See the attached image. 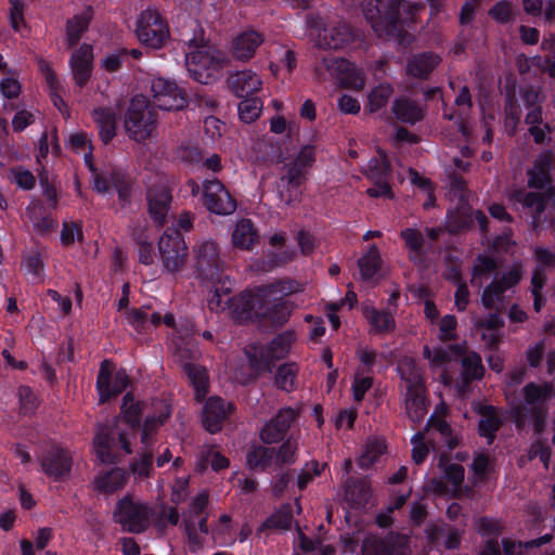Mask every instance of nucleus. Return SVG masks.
<instances>
[{"label": "nucleus", "mask_w": 555, "mask_h": 555, "mask_svg": "<svg viewBox=\"0 0 555 555\" xmlns=\"http://www.w3.org/2000/svg\"><path fill=\"white\" fill-rule=\"evenodd\" d=\"M400 8H403L411 16L420 13L424 5L418 2H405L404 0H370L364 9V15L377 37L392 39L399 43L408 41V33L400 21Z\"/></svg>", "instance_id": "obj_1"}, {"label": "nucleus", "mask_w": 555, "mask_h": 555, "mask_svg": "<svg viewBox=\"0 0 555 555\" xmlns=\"http://www.w3.org/2000/svg\"><path fill=\"white\" fill-rule=\"evenodd\" d=\"M522 400L514 403L511 415L518 429L532 424L535 434H541L546 426L550 402L555 398V387L550 382L528 383L521 389Z\"/></svg>", "instance_id": "obj_2"}, {"label": "nucleus", "mask_w": 555, "mask_h": 555, "mask_svg": "<svg viewBox=\"0 0 555 555\" xmlns=\"http://www.w3.org/2000/svg\"><path fill=\"white\" fill-rule=\"evenodd\" d=\"M426 441L433 450L438 451L442 447H446L447 451H452L459 444V438L453 434L451 426L443 420L431 417L428 420L425 430L416 433L411 439L412 459L415 464L423 463L428 454L429 449Z\"/></svg>", "instance_id": "obj_3"}, {"label": "nucleus", "mask_w": 555, "mask_h": 555, "mask_svg": "<svg viewBox=\"0 0 555 555\" xmlns=\"http://www.w3.org/2000/svg\"><path fill=\"white\" fill-rule=\"evenodd\" d=\"M190 51L185 54V65L190 75L198 82L207 85L215 79L216 74L225 65V56L214 51L207 44H197L193 39L189 43Z\"/></svg>", "instance_id": "obj_4"}, {"label": "nucleus", "mask_w": 555, "mask_h": 555, "mask_svg": "<svg viewBox=\"0 0 555 555\" xmlns=\"http://www.w3.org/2000/svg\"><path fill=\"white\" fill-rule=\"evenodd\" d=\"M157 113L145 96H134L125 114L124 126L130 139L143 142L154 132Z\"/></svg>", "instance_id": "obj_5"}, {"label": "nucleus", "mask_w": 555, "mask_h": 555, "mask_svg": "<svg viewBox=\"0 0 555 555\" xmlns=\"http://www.w3.org/2000/svg\"><path fill=\"white\" fill-rule=\"evenodd\" d=\"M153 514L149 504L127 494L116 503L113 519L124 531L142 533L150 527Z\"/></svg>", "instance_id": "obj_6"}, {"label": "nucleus", "mask_w": 555, "mask_h": 555, "mask_svg": "<svg viewBox=\"0 0 555 555\" xmlns=\"http://www.w3.org/2000/svg\"><path fill=\"white\" fill-rule=\"evenodd\" d=\"M408 534L390 531L384 535L367 534L361 543L360 555H411Z\"/></svg>", "instance_id": "obj_7"}, {"label": "nucleus", "mask_w": 555, "mask_h": 555, "mask_svg": "<svg viewBox=\"0 0 555 555\" xmlns=\"http://www.w3.org/2000/svg\"><path fill=\"white\" fill-rule=\"evenodd\" d=\"M160 406V414L158 416H147L143 424L141 441L145 446V450L140 454V457L132 461L130 470L137 479H145L151 475L153 467V453L147 450L151 443L153 433L165 422L170 415L169 408L162 401L156 402Z\"/></svg>", "instance_id": "obj_8"}, {"label": "nucleus", "mask_w": 555, "mask_h": 555, "mask_svg": "<svg viewBox=\"0 0 555 555\" xmlns=\"http://www.w3.org/2000/svg\"><path fill=\"white\" fill-rule=\"evenodd\" d=\"M294 340L295 335L292 332L279 334L271 343L259 347L249 356L250 367L258 374L271 372L274 363L288 354Z\"/></svg>", "instance_id": "obj_9"}, {"label": "nucleus", "mask_w": 555, "mask_h": 555, "mask_svg": "<svg viewBox=\"0 0 555 555\" xmlns=\"http://www.w3.org/2000/svg\"><path fill=\"white\" fill-rule=\"evenodd\" d=\"M522 274V266L513 263L501 276H495L482 291V306L488 310H500L505 302V292L515 287Z\"/></svg>", "instance_id": "obj_10"}, {"label": "nucleus", "mask_w": 555, "mask_h": 555, "mask_svg": "<svg viewBox=\"0 0 555 555\" xmlns=\"http://www.w3.org/2000/svg\"><path fill=\"white\" fill-rule=\"evenodd\" d=\"M158 250L164 268L168 272L181 270L188 257V246L182 234L176 229H167L158 241Z\"/></svg>", "instance_id": "obj_11"}, {"label": "nucleus", "mask_w": 555, "mask_h": 555, "mask_svg": "<svg viewBox=\"0 0 555 555\" xmlns=\"http://www.w3.org/2000/svg\"><path fill=\"white\" fill-rule=\"evenodd\" d=\"M135 33L141 43L153 49H160L169 38L167 24L158 11L150 8L141 13Z\"/></svg>", "instance_id": "obj_12"}, {"label": "nucleus", "mask_w": 555, "mask_h": 555, "mask_svg": "<svg viewBox=\"0 0 555 555\" xmlns=\"http://www.w3.org/2000/svg\"><path fill=\"white\" fill-rule=\"evenodd\" d=\"M202 202L209 212L218 216H230L237 208L235 198L218 179L204 181Z\"/></svg>", "instance_id": "obj_13"}, {"label": "nucleus", "mask_w": 555, "mask_h": 555, "mask_svg": "<svg viewBox=\"0 0 555 555\" xmlns=\"http://www.w3.org/2000/svg\"><path fill=\"white\" fill-rule=\"evenodd\" d=\"M119 446L126 454H130L132 449L125 433L99 426L98 433L93 439V448L96 456L102 463H113L116 460L115 448Z\"/></svg>", "instance_id": "obj_14"}, {"label": "nucleus", "mask_w": 555, "mask_h": 555, "mask_svg": "<svg viewBox=\"0 0 555 555\" xmlns=\"http://www.w3.org/2000/svg\"><path fill=\"white\" fill-rule=\"evenodd\" d=\"M151 92L154 104L163 111H180L188 105L185 93L171 80L153 79Z\"/></svg>", "instance_id": "obj_15"}, {"label": "nucleus", "mask_w": 555, "mask_h": 555, "mask_svg": "<svg viewBox=\"0 0 555 555\" xmlns=\"http://www.w3.org/2000/svg\"><path fill=\"white\" fill-rule=\"evenodd\" d=\"M114 364L109 360H103L100 365L96 389L100 403H104L113 397H117L129 384V376L125 370L117 371L113 376Z\"/></svg>", "instance_id": "obj_16"}, {"label": "nucleus", "mask_w": 555, "mask_h": 555, "mask_svg": "<svg viewBox=\"0 0 555 555\" xmlns=\"http://www.w3.org/2000/svg\"><path fill=\"white\" fill-rule=\"evenodd\" d=\"M508 199L514 205H519L518 209L531 216L533 229H537L546 221L545 209L548 197L543 193L515 190L508 195Z\"/></svg>", "instance_id": "obj_17"}, {"label": "nucleus", "mask_w": 555, "mask_h": 555, "mask_svg": "<svg viewBox=\"0 0 555 555\" xmlns=\"http://www.w3.org/2000/svg\"><path fill=\"white\" fill-rule=\"evenodd\" d=\"M322 66L345 88L361 90L364 87L362 70L345 59L323 57Z\"/></svg>", "instance_id": "obj_18"}, {"label": "nucleus", "mask_w": 555, "mask_h": 555, "mask_svg": "<svg viewBox=\"0 0 555 555\" xmlns=\"http://www.w3.org/2000/svg\"><path fill=\"white\" fill-rule=\"evenodd\" d=\"M42 472L53 480L68 476L73 465L69 451L61 446H51L40 459Z\"/></svg>", "instance_id": "obj_19"}, {"label": "nucleus", "mask_w": 555, "mask_h": 555, "mask_svg": "<svg viewBox=\"0 0 555 555\" xmlns=\"http://www.w3.org/2000/svg\"><path fill=\"white\" fill-rule=\"evenodd\" d=\"M194 257L197 271L206 279H215L223 264L219 246L210 240L194 246Z\"/></svg>", "instance_id": "obj_20"}, {"label": "nucleus", "mask_w": 555, "mask_h": 555, "mask_svg": "<svg viewBox=\"0 0 555 555\" xmlns=\"http://www.w3.org/2000/svg\"><path fill=\"white\" fill-rule=\"evenodd\" d=\"M178 353L181 361L184 362V372L186 373L192 386L194 387L195 398L197 401H202L208 390L207 372L203 366L189 362V360L197 359L198 350L194 349L192 346L190 349L179 348Z\"/></svg>", "instance_id": "obj_21"}, {"label": "nucleus", "mask_w": 555, "mask_h": 555, "mask_svg": "<svg viewBox=\"0 0 555 555\" xmlns=\"http://www.w3.org/2000/svg\"><path fill=\"white\" fill-rule=\"evenodd\" d=\"M315 160V151L312 145H305L296 156V158L284 163V172L280 179L304 184L307 180L308 170Z\"/></svg>", "instance_id": "obj_22"}, {"label": "nucleus", "mask_w": 555, "mask_h": 555, "mask_svg": "<svg viewBox=\"0 0 555 555\" xmlns=\"http://www.w3.org/2000/svg\"><path fill=\"white\" fill-rule=\"evenodd\" d=\"M147 210L151 219L163 227L170 209L172 196L166 185H154L149 189L146 194Z\"/></svg>", "instance_id": "obj_23"}, {"label": "nucleus", "mask_w": 555, "mask_h": 555, "mask_svg": "<svg viewBox=\"0 0 555 555\" xmlns=\"http://www.w3.org/2000/svg\"><path fill=\"white\" fill-rule=\"evenodd\" d=\"M233 409L232 403H225L220 397H210L203 411V425L211 434L221 430L223 422Z\"/></svg>", "instance_id": "obj_24"}, {"label": "nucleus", "mask_w": 555, "mask_h": 555, "mask_svg": "<svg viewBox=\"0 0 555 555\" xmlns=\"http://www.w3.org/2000/svg\"><path fill=\"white\" fill-rule=\"evenodd\" d=\"M92 47L83 43L70 56V68L76 83L82 88L88 83L92 72Z\"/></svg>", "instance_id": "obj_25"}, {"label": "nucleus", "mask_w": 555, "mask_h": 555, "mask_svg": "<svg viewBox=\"0 0 555 555\" xmlns=\"http://www.w3.org/2000/svg\"><path fill=\"white\" fill-rule=\"evenodd\" d=\"M263 42L262 34L256 30H246L237 35L232 42V55L238 61L250 60Z\"/></svg>", "instance_id": "obj_26"}, {"label": "nucleus", "mask_w": 555, "mask_h": 555, "mask_svg": "<svg viewBox=\"0 0 555 555\" xmlns=\"http://www.w3.org/2000/svg\"><path fill=\"white\" fill-rule=\"evenodd\" d=\"M323 30L324 35L319 33L315 42L321 49H341L352 40L350 27L344 22H337Z\"/></svg>", "instance_id": "obj_27"}, {"label": "nucleus", "mask_w": 555, "mask_h": 555, "mask_svg": "<svg viewBox=\"0 0 555 555\" xmlns=\"http://www.w3.org/2000/svg\"><path fill=\"white\" fill-rule=\"evenodd\" d=\"M228 85L237 96L247 98L261 89L262 80L256 73L246 69L230 75Z\"/></svg>", "instance_id": "obj_28"}, {"label": "nucleus", "mask_w": 555, "mask_h": 555, "mask_svg": "<svg viewBox=\"0 0 555 555\" xmlns=\"http://www.w3.org/2000/svg\"><path fill=\"white\" fill-rule=\"evenodd\" d=\"M232 244L242 250H251L259 241V235L249 219L237 221L231 235Z\"/></svg>", "instance_id": "obj_29"}, {"label": "nucleus", "mask_w": 555, "mask_h": 555, "mask_svg": "<svg viewBox=\"0 0 555 555\" xmlns=\"http://www.w3.org/2000/svg\"><path fill=\"white\" fill-rule=\"evenodd\" d=\"M441 57L431 52L414 55L406 64V73L418 79H426L440 64Z\"/></svg>", "instance_id": "obj_30"}, {"label": "nucleus", "mask_w": 555, "mask_h": 555, "mask_svg": "<svg viewBox=\"0 0 555 555\" xmlns=\"http://www.w3.org/2000/svg\"><path fill=\"white\" fill-rule=\"evenodd\" d=\"M258 301V296L251 293H241L233 296L229 313L237 321L249 320L253 315L260 317V313L255 311Z\"/></svg>", "instance_id": "obj_31"}, {"label": "nucleus", "mask_w": 555, "mask_h": 555, "mask_svg": "<svg viewBox=\"0 0 555 555\" xmlns=\"http://www.w3.org/2000/svg\"><path fill=\"white\" fill-rule=\"evenodd\" d=\"M117 112L113 107H96L92 111V118L96 124L100 138L107 144L116 134Z\"/></svg>", "instance_id": "obj_32"}, {"label": "nucleus", "mask_w": 555, "mask_h": 555, "mask_svg": "<svg viewBox=\"0 0 555 555\" xmlns=\"http://www.w3.org/2000/svg\"><path fill=\"white\" fill-rule=\"evenodd\" d=\"M92 18V9L87 8L79 14L74 15L66 22L65 42L70 49L77 44L82 34L88 29Z\"/></svg>", "instance_id": "obj_33"}, {"label": "nucleus", "mask_w": 555, "mask_h": 555, "mask_svg": "<svg viewBox=\"0 0 555 555\" xmlns=\"http://www.w3.org/2000/svg\"><path fill=\"white\" fill-rule=\"evenodd\" d=\"M397 371L405 385V390L424 388L423 373L414 359L402 357L398 361Z\"/></svg>", "instance_id": "obj_34"}, {"label": "nucleus", "mask_w": 555, "mask_h": 555, "mask_svg": "<svg viewBox=\"0 0 555 555\" xmlns=\"http://www.w3.org/2000/svg\"><path fill=\"white\" fill-rule=\"evenodd\" d=\"M364 317L370 323L371 333L385 335L393 332L396 328V321L390 312L380 311L374 307H365Z\"/></svg>", "instance_id": "obj_35"}, {"label": "nucleus", "mask_w": 555, "mask_h": 555, "mask_svg": "<svg viewBox=\"0 0 555 555\" xmlns=\"http://www.w3.org/2000/svg\"><path fill=\"white\" fill-rule=\"evenodd\" d=\"M478 413L480 415L478 425L479 434L486 437L490 444L494 440L496 431L502 426V420L492 405H481Z\"/></svg>", "instance_id": "obj_36"}, {"label": "nucleus", "mask_w": 555, "mask_h": 555, "mask_svg": "<svg viewBox=\"0 0 555 555\" xmlns=\"http://www.w3.org/2000/svg\"><path fill=\"white\" fill-rule=\"evenodd\" d=\"M392 112L395 116L406 124H415L425 116L424 109L409 98H400L393 101Z\"/></svg>", "instance_id": "obj_37"}, {"label": "nucleus", "mask_w": 555, "mask_h": 555, "mask_svg": "<svg viewBox=\"0 0 555 555\" xmlns=\"http://www.w3.org/2000/svg\"><path fill=\"white\" fill-rule=\"evenodd\" d=\"M424 392L425 387L421 389L405 390L404 408L409 418L413 423L422 422L427 414Z\"/></svg>", "instance_id": "obj_38"}, {"label": "nucleus", "mask_w": 555, "mask_h": 555, "mask_svg": "<svg viewBox=\"0 0 555 555\" xmlns=\"http://www.w3.org/2000/svg\"><path fill=\"white\" fill-rule=\"evenodd\" d=\"M463 354V346L452 345L448 348L424 346L423 356L429 361L431 367H441L453 359Z\"/></svg>", "instance_id": "obj_39"}, {"label": "nucleus", "mask_w": 555, "mask_h": 555, "mask_svg": "<svg viewBox=\"0 0 555 555\" xmlns=\"http://www.w3.org/2000/svg\"><path fill=\"white\" fill-rule=\"evenodd\" d=\"M127 474L122 468H112L111 470L95 478V489L102 493L111 494L125 487Z\"/></svg>", "instance_id": "obj_40"}, {"label": "nucleus", "mask_w": 555, "mask_h": 555, "mask_svg": "<svg viewBox=\"0 0 555 555\" xmlns=\"http://www.w3.org/2000/svg\"><path fill=\"white\" fill-rule=\"evenodd\" d=\"M293 507L291 504H284L273 512L259 527L258 531L263 530H288L293 524Z\"/></svg>", "instance_id": "obj_41"}, {"label": "nucleus", "mask_w": 555, "mask_h": 555, "mask_svg": "<svg viewBox=\"0 0 555 555\" xmlns=\"http://www.w3.org/2000/svg\"><path fill=\"white\" fill-rule=\"evenodd\" d=\"M498 269V262L490 256L479 255L474 262L472 268L470 284L475 287L480 288L483 285L485 280L491 276Z\"/></svg>", "instance_id": "obj_42"}, {"label": "nucleus", "mask_w": 555, "mask_h": 555, "mask_svg": "<svg viewBox=\"0 0 555 555\" xmlns=\"http://www.w3.org/2000/svg\"><path fill=\"white\" fill-rule=\"evenodd\" d=\"M274 448L258 446L249 450L246 454V464L251 469H260L262 472L275 465Z\"/></svg>", "instance_id": "obj_43"}, {"label": "nucleus", "mask_w": 555, "mask_h": 555, "mask_svg": "<svg viewBox=\"0 0 555 555\" xmlns=\"http://www.w3.org/2000/svg\"><path fill=\"white\" fill-rule=\"evenodd\" d=\"M400 236L409 250L410 260L421 262L425 244L423 234L417 229L406 228L401 231Z\"/></svg>", "instance_id": "obj_44"}, {"label": "nucleus", "mask_w": 555, "mask_h": 555, "mask_svg": "<svg viewBox=\"0 0 555 555\" xmlns=\"http://www.w3.org/2000/svg\"><path fill=\"white\" fill-rule=\"evenodd\" d=\"M358 266L363 280L374 278L382 266L380 254L375 244L371 245L367 253L359 259Z\"/></svg>", "instance_id": "obj_45"}, {"label": "nucleus", "mask_w": 555, "mask_h": 555, "mask_svg": "<svg viewBox=\"0 0 555 555\" xmlns=\"http://www.w3.org/2000/svg\"><path fill=\"white\" fill-rule=\"evenodd\" d=\"M298 372L299 369L294 362L280 365L275 374V386L286 392L295 390Z\"/></svg>", "instance_id": "obj_46"}, {"label": "nucleus", "mask_w": 555, "mask_h": 555, "mask_svg": "<svg viewBox=\"0 0 555 555\" xmlns=\"http://www.w3.org/2000/svg\"><path fill=\"white\" fill-rule=\"evenodd\" d=\"M294 309L295 304L293 301L284 300L273 304L260 315L268 319L272 325L282 326L288 321Z\"/></svg>", "instance_id": "obj_47"}, {"label": "nucleus", "mask_w": 555, "mask_h": 555, "mask_svg": "<svg viewBox=\"0 0 555 555\" xmlns=\"http://www.w3.org/2000/svg\"><path fill=\"white\" fill-rule=\"evenodd\" d=\"M133 238L138 244V255L141 263L150 266L154 262V248L146 234V225L135 228L132 232Z\"/></svg>", "instance_id": "obj_48"}, {"label": "nucleus", "mask_w": 555, "mask_h": 555, "mask_svg": "<svg viewBox=\"0 0 555 555\" xmlns=\"http://www.w3.org/2000/svg\"><path fill=\"white\" fill-rule=\"evenodd\" d=\"M462 357V375L466 383L473 379H479L483 376V366L481 363V358L476 352H468L461 356Z\"/></svg>", "instance_id": "obj_49"}, {"label": "nucleus", "mask_w": 555, "mask_h": 555, "mask_svg": "<svg viewBox=\"0 0 555 555\" xmlns=\"http://www.w3.org/2000/svg\"><path fill=\"white\" fill-rule=\"evenodd\" d=\"M144 404L135 402L130 392L122 398L121 413L127 424L134 428L140 423V416L144 411Z\"/></svg>", "instance_id": "obj_50"}, {"label": "nucleus", "mask_w": 555, "mask_h": 555, "mask_svg": "<svg viewBox=\"0 0 555 555\" xmlns=\"http://www.w3.org/2000/svg\"><path fill=\"white\" fill-rule=\"evenodd\" d=\"M364 173L371 181L389 180L390 165L386 155L380 153L371 159Z\"/></svg>", "instance_id": "obj_51"}, {"label": "nucleus", "mask_w": 555, "mask_h": 555, "mask_svg": "<svg viewBox=\"0 0 555 555\" xmlns=\"http://www.w3.org/2000/svg\"><path fill=\"white\" fill-rule=\"evenodd\" d=\"M302 184L280 179L276 182V190L280 201L287 206L299 203Z\"/></svg>", "instance_id": "obj_52"}, {"label": "nucleus", "mask_w": 555, "mask_h": 555, "mask_svg": "<svg viewBox=\"0 0 555 555\" xmlns=\"http://www.w3.org/2000/svg\"><path fill=\"white\" fill-rule=\"evenodd\" d=\"M385 441L380 439L369 440L365 449L358 460V464L362 468H369L385 451Z\"/></svg>", "instance_id": "obj_53"}, {"label": "nucleus", "mask_w": 555, "mask_h": 555, "mask_svg": "<svg viewBox=\"0 0 555 555\" xmlns=\"http://www.w3.org/2000/svg\"><path fill=\"white\" fill-rule=\"evenodd\" d=\"M298 443L295 439H286L279 448H274L275 466L292 465L296 461Z\"/></svg>", "instance_id": "obj_54"}, {"label": "nucleus", "mask_w": 555, "mask_h": 555, "mask_svg": "<svg viewBox=\"0 0 555 555\" xmlns=\"http://www.w3.org/2000/svg\"><path fill=\"white\" fill-rule=\"evenodd\" d=\"M346 496L353 504H364L370 498V487L363 480L350 479L346 482Z\"/></svg>", "instance_id": "obj_55"}, {"label": "nucleus", "mask_w": 555, "mask_h": 555, "mask_svg": "<svg viewBox=\"0 0 555 555\" xmlns=\"http://www.w3.org/2000/svg\"><path fill=\"white\" fill-rule=\"evenodd\" d=\"M393 93V89L390 85L388 83H385V85H379L377 86L376 88H374L370 93H369V111L371 113H374V112H377L379 111L382 107H384L390 96L392 95Z\"/></svg>", "instance_id": "obj_56"}, {"label": "nucleus", "mask_w": 555, "mask_h": 555, "mask_svg": "<svg viewBox=\"0 0 555 555\" xmlns=\"http://www.w3.org/2000/svg\"><path fill=\"white\" fill-rule=\"evenodd\" d=\"M438 466L443 468L444 477L450 481L455 488H457L464 480V468L460 464H449L448 465V454L442 451L439 454Z\"/></svg>", "instance_id": "obj_57"}, {"label": "nucleus", "mask_w": 555, "mask_h": 555, "mask_svg": "<svg viewBox=\"0 0 555 555\" xmlns=\"http://www.w3.org/2000/svg\"><path fill=\"white\" fill-rule=\"evenodd\" d=\"M489 15L500 24H507L515 20L516 9L512 2L501 0L489 10Z\"/></svg>", "instance_id": "obj_58"}, {"label": "nucleus", "mask_w": 555, "mask_h": 555, "mask_svg": "<svg viewBox=\"0 0 555 555\" xmlns=\"http://www.w3.org/2000/svg\"><path fill=\"white\" fill-rule=\"evenodd\" d=\"M183 527L186 534L188 547L191 552L196 553L204 546V535L197 531L196 524L191 517H185L183 520Z\"/></svg>", "instance_id": "obj_59"}, {"label": "nucleus", "mask_w": 555, "mask_h": 555, "mask_svg": "<svg viewBox=\"0 0 555 555\" xmlns=\"http://www.w3.org/2000/svg\"><path fill=\"white\" fill-rule=\"evenodd\" d=\"M261 112V102L257 98H246L238 104L240 118L245 122L256 120Z\"/></svg>", "instance_id": "obj_60"}, {"label": "nucleus", "mask_w": 555, "mask_h": 555, "mask_svg": "<svg viewBox=\"0 0 555 555\" xmlns=\"http://www.w3.org/2000/svg\"><path fill=\"white\" fill-rule=\"evenodd\" d=\"M286 433L272 417L260 430V439L266 444H272L283 440Z\"/></svg>", "instance_id": "obj_61"}, {"label": "nucleus", "mask_w": 555, "mask_h": 555, "mask_svg": "<svg viewBox=\"0 0 555 555\" xmlns=\"http://www.w3.org/2000/svg\"><path fill=\"white\" fill-rule=\"evenodd\" d=\"M438 327H439V333H438L439 340L446 343V341L454 340L457 337V334H456L457 321L454 315L447 314V315L442 317L438 323Z\"/></svg>", "instance_id": "obj_62"}, {"label": "nucleus", "mask_w": 555, "mask_h": 555, "mask_svg": "<svg viewBox=\"0 0 555 555\" xmlns=\"http://www.w3.org/2000/svg\"><path fill=\"white\" fill-rule=\"evenodd\" d=\"M270 293H280L282 295L288 296L292 294L300 293L304 291V284L299 283L296 280L292 279H283L276 282L271 283L268 286Z\"/></svg>", "instance_id": "obj_63"}, {"label": "nucleus", "mask_w": 555, "mask_h": 555, "mask_svg": "<svg viewBox=\"0 0 555 555\" xmlns=\"http://www.w3.org/2000/svg\"><path fill=\"white\" fill-rule=\"evenodd\" d=\"M125 315L137 333L143 334L147 332V313L144 308L127 310Z\"/></svg>", "instance_id": "obj_64"}]
</instances>
